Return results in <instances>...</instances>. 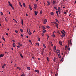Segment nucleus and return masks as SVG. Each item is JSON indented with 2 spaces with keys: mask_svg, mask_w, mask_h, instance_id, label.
<instances>
[{
  "mask_svg": "<svg viewBox=\"0 0 76 76\" xmlns=\"http://www.w3.org/2000/svg\"><path fill=\"white\" fill-rule=\"evenodd\" d=\"M58 11L59 14H60L61 13V9L60 8V7H59L58 8Z\"/></svg>",
  "mask_w": 76,
  "mask_h": 76,
  "instance_id": "obj_1",
  "label": "nucleus"
},
{
  "mask_svg": "<svg viewBox=\"0 0 76 76\" xmlns=\"http://www.w3.org/2000/svg\"><path fill=\"white\" fill-rule=\"evenodd\" d=\"M61 37H62L63 38L64 37H65V34H64V33H63V34H62V35H61Z\"/></svg>",
  "mask_w": 76,
  "mask_h": 76,
  "instance_id": "obj_2",
  "label": "nucleus"
},
{
  "mask_svg": "<svg viewBox=\"0 0 76 76\" xmlns=\"http://www.w3.org/2000/svg\"><path fill=\"white\" fill-rule=\"evenodd\" d=\"M38 11H34V13L35 14V15H37V14H38Z\"/></svg>",
  "mask_w": 76,
  "mask_h": 76,
  "instance_id": "obj_3",
  "label": "nucleus"
},
{
  "mask_svg": "<svg viewBox=\"0 0 76 76\" xmlns=\"http://www.w3.org/2000/svg\"><path fill=\"white\" fill-rule=\"evenodd\" d=\"M34 5L35 6V7H34V8H35V7L36 8H37V7H38V6H37V4H34Z\"/></svg>",
  "mask_w": 76,
  "mask_h": 76,
  "instance_id": "obj_4",
  "label": "nucleus"
},
{
  "mask_svg": "<svg viewBox=\"0 0 76 76\" xmlns=\"http://www.w3.org/2000/svg\"><path fill=\"white\" fill-rule=\"evenodd\" d=\"M4 55V54H1L0 55V58L3 57Z\"/></svg>",
  "mask_w": 76,
  "mask_h": 76,
  "instance_id": "obj_5",
  "label": "nucleus"
},
{
  "mask_svg": "<svg viewBox=\"0 0 76 76\" xmlns=\"http://www.w3.org/2000/svg\"><path fill=\"white\" fill-rule=\"evenodd\" d=\"M17 69H19V70H21V68H20L19 67L17 66Z\"/></svg>",
  "mask_w": 76,
  "mask_h": 76,
  "instance_id": "obj_6",
  "label": "nucleus"
},
{
  "mask_svg": "<svg viewBox=\"0 0 76 76\" xmlns=\"http://www.w3.org/2000/svg\"><path fill=\"white\" fill-rule=\"evenodd\" d=\"M20 57H21V58H23V56L22 54H21V53H20Z\"/></svg>",
  "mask_w": 76,
  "mask_h": 76,
  "instance_id": "obj_7",
  "label": "nucleus"
},
{
  "mask_svg": "<svg viewBox=\"0 0 76 76\" xmlns=\"http://www.w3.org/2000/svg\"><path fill=\"white\" fill-rule=\"evenodd\" d=\"M47 3H48L47 6H49V5H50V2L48 1H47Z\"/></svg>",
  "mask_w": 76,
  "mask_h": 76,
  "instance_id": "obj_8",
  "label": "nucleus"
},
{
  "mask_svg": "<svg viewBox=\"0 0 76 76\" xmlns=\"http://www.w3.org/2000/svg\"><path fill=\"white\" fill-rule=\"evenodd\" d=\"M56 50V46L55 45L54 46V50Z\"/></svg>",
  "mask_w": 76,
  "mask_h": 76,
  "instance_id": "obj_9",
  "label": "nucleus"
},
{
  "mask_svg": "<svg viewBox=\"0 0 76 76\" xmlns=\"http://www.w3.org/2000/svg\"><path fill=\"white\" fill-rule=\"evenodd\" d=\"M42 28L43 30H45L46 29L45 27L44 26H42Z\"/></svg>",
  "mask_w": 76,
  "mask_h": 76,
  "instance_id": "obj_10",
  "label": "nucleus"
},
{
  "mask_svg": "<svg viewBox=\"0 0 76 76\" xmlns=\"http://www.w3.org/2000/svg\"><path fill=\"white\" fill-rule=\"evenodd\" d=\"M21 23L22 25H23V20H21Z\"/></svg>",
  "mask_w": 76,
  "mask_h": 76,
  "instance_id": "obj_11",
  "label": "nucleus"
},
{
  "mask_svg": "<svg viewBox=\"0 0 76 76\" xmlns=\"http://www.w3.org/2000/svg\"><path fill=\"white\" fill-rule=\"evenodd\" d=\"M62 42H61V41H60L59 42V44H60V45H62Z\"/></svg>",
  "mask_w": 76,
  "mask_h": 76,
  "instance_id": "obj_12",
  "label": "nucleus"
},
{
  "mask_svg": "<svg viewBox=\"0 0 76 76\" xmlns=\"http://www.w3.org/2000/svg\"><path fill=\"white\" fill-rule=\"evenodd\" d=\"M50 14H51V15H53L54 13L52 12H51V13H50Z\"/></svg>",
  "mask_w": 76,
  "mask_h": 76,
  "instance_id": "obj_13",
  "label": "nucleus"
},
{
  "mask_svg": "<svg viewBox=\"0 0 76 76\" xmlns=\"http://www.w3.org/2000/svg\"><path fill=\"white\" fill-rule=\"evenodd\" d=\"M29 7L30 8V10L31 11L32 10V8H31V7L30 6V5L29 6Z\"/></svg>",
  "mask_w": 76,
  "mask_h": 76,
  "instance_id": "obj_14",
  "label": "nucleus"
},
{
  "mask_svg": "<svg viewBox=\"0 0 76 76\" xmlns=\"http://www.w3.org/2000/svg\"><path fill=\"white\" fill-rule=\"evenodd\" d=\"M27 69H28L29 70H30V69H31V68H30V67H27Z\"/></svg>",
  "mask_w": 76,
  "mask_h": 76,
  "instance_id": "obj_15",
  "label": "nucleus"
},
{
  "mask_svg": "<svg viewBox=\"0 0 76 76\" xmlns=\"http://www.w3.org/2000/svg\"><path fill=\"white\" fill-rule=\"evenodd\" d=\"M19 3L21 7H22V5L21 4V3H20V2H19Z\"/></svg>",
  "mask_w": 76,
  "mask_h": 76,
  "instance_id": "obj_16",
  "label": "nucleus"
},
{
  "mask_svg": "<svg viewBox=\"0 0 76 76\" xmlns=\"http://www.w3.org/2000/svg\"><path fill=\"white\" fill-rule=\"evenodd\" d=\"M6 66V64H4V65L3 66H2V68H4V67H5V66Z\"/></svg>",
  "mask_w": 76,
  "mask_h": 76,
  "instance_id": "obj_17",
  "label": "nucleus"
},
{
  "mask_svg": "<svg viewBox=\"0 0 76 76\" xmlns=\"http://www.w3.org/2000/svg\"><path fill=\"white\" fill-rule=\"evenodd\" d=\"M35 72H37V73L39 72V70H35Z\"/></svg>",
  "mask_w": 76,
  "mask_h": 76,
  "instance_id": "obj_18",
  "label": "nucleus"
},
{
  "mask_svg": "<svg viewBox=\"0 0 76 76\" xmlns=\"http://www.w3.org/2000/svg\"><path fill=\"white\" fill-rule=\"evenodd\" d=\"M54 4H55V1L54 0H53L52 4L53 5H54Z\"/></svg>",
  "mask_w": 76,
  "mask_h": 76,
  "instance_id": "obj_19",
  "label": "nucleus"
},
{
  "mask_svg": "<svg viewBox=\"0 0 76 76\" xmlns=\"http://www.w3.org/2000/svg\"><path fill=\"white\" fill-rule=\"evenodd\" d=\"M44 22L46 23V22H47V20L46 19H45L44 20Z\"/></svg>",
  "mask_w": 76,
  "mask_h": 76,
  "instance_id": "obj_20",
  "label": "nucleus"
},
{
  "mask_svg": "<svg viewBox=\"0 0 76 76\" xmlns=\"http://www.w3.org/2000/svg\"><path fill=\"white\" fill-rule=\"evenodd\" d=\"M46 30H44V31H43V33H46Z\"/></svg>",
  "mask_w": 76,
  "mask_h": 76,
  "instance_id": "obj_21",
  "label": "nucleus"
},
{
  "mask_svg": "<svg viewBox=\"0 0 76 76\" xmlns=\"http://www.w3.org/2000/svg\"><path fill=\"white\" fill-rule=\"evenodd\" d=\"M69 43L70 44V45H72V43L71 42V40H70V42H69Z\"/></svg>",
  "mask_w": 76,
  "mask_h": 76,
  "instance_id": "obj_22",
  "label": "nucleus"
},
{
  "mask_svg": "<svg viewBox=\"0 0 76 76\" xmlns=\"http://www.w3.org/2000/svg\"><path fill=\"white\" fill-rule=\"evenodd\" d=\"M20 31L21 32H23V29H20Z\"/></svg>",
  "mask_w": 76,
  "mask_h": 76,
  "instance_id": "obj_23",
  "label": "nucleus"
},
{
  "mask_svg": "<svg viewBox=\"0 0 76 76\" xmlns=\"http://www.w3.org/2000/svg\"><path fill=\"white\" fill-rule=\"evenodd\" d=\"M53 61H56V58L55 57H54V58H53Z\"/></svg>",
  "mask_w": 76,
  "mask_h": 76,
  "instance_id": "obj_24",
  "label": "nucleus"
},
{
  "mask_svg": "<svg viewBox=\"0 0 76 76\" xmlns=\"http://www.w3.org/2000/svg\"><path fill=\"white\" fill-rule=\"evenodd\" d=\"M38 40L39 41H40V38L39 37H38Z\"/></svg>",
  "mask_w": 76,
  "mask_h": 76,
  "instance_id": "obj_25",
  "label": "nucleus"
},
{
  "mask_svg": "<svg viewBox=\"0 0 76 76\" xmlns=\"http://www.w3.org/2000/svg\"><path fill=\"white\" fill-rule=\"evenodd\" d=\"M55 20L57 22L59 23L58 21V19H56Z\"/></svg>",
  "mask_w": 76,
  "mask_h": 76,
  "instance_id": "obj_26",
  "label": "nucleus"
},
{
  "mask_svg": "<svg viewBox=\"0 0 76 76\" xmlns=\"http://www.w3.org/2000/svg\"><path fill=\"white\" fill-rule=\"evenodd\" d=\"M43 46L44 47V48H46V46L45 45V44H43Z\"/></svg>",
  "mask_w": 76,
  "mask_h": 76,
  "instance_id": "obj_27",
  "label": "nucleus"
},
{
  "mask_svg": "<svg viewBox=\"0 0 76 76\" xmlns=\"http://www.w3.org/2000/svg\"><path fill=\"white\" fill-rule=\"evenodd\" d=\"M42 10H41L40 11V14L41 15V14H42Z\"/></svg>",
  "mask_w": 76,
  "mask_h": 76,
  "instance_id": "obj_28",
  "label": "nucleus"
},
{
  "mask_svg": "<svg viewBox=\"0 0 76 76\" xmlns=\"http://www.w3.org/2000/svg\"><path fill=\"white\" fill-rule=\"evenodd\" d=\"M50 43L52 46H53V45L52 44V42H50Z\"/></svg>",
  "mask_w": 76,
  "mask_h": 76,
  "instance_id": "obj_29",
  "label": "nucleus"
},
{
  "mask_svg": "<svg viewBox=\"0 0 76 76\" xmlns=\"http://www.w3.org/2000/svg\"><path fill=\"white\" fill-rule=\"evenodd\" d=\"M56 26L57 28H58V24H56Z\"/></svg>",
  "mask_w": 76,
  "mask_h": 76,
  "instance_id": "obj_30",
  "label": "nucleus"
},
{
  "mask_svg": "<svg viewBox=\"0 0 76 76\" xmlns=\"http://www.w3.org/2000/svg\"><path fill=\"white\" fill-rule=\"evenodd\" d=\"M21 76H25L24 74L23 73V74H22Z\"/></svg>",
  "mask_w": 76,
  "mask_h": 76,
  "instance_id": "obj_31",
  "label": "nucleus"
},
{
  "mask_svg": "<svg viewBox=\"0 0 76 76\" xmlns=\"http://www.w3.org/2000/svg\"><path fill=\"white\" fill-rule=\"evenodd\" d=\"M12 46H13V47H15V43H13V45H12Z\"/></svg>",
  "mask_w": 76,
  "mask_h": 76,
  "instance_id": "obj_32",
  "label": "nucleus"
},
{
  "mask_svg": "<svg viewBox=\"0 0 76 76\" xmlns=\"http://www.w3.org/2000/svg\"><path fill=\"white\" fill-rule=\"evenodd\" d=\"M67 47V45H66V46L65 47V50H66V49Z\"/></svg>",
  "mask_w": 76,
  "mask_h": 76,
  "instance_id": "obj_33",
  "label": "nucleus"
},
{
  "mask_svg": "<svg viewBox=\"0 0 76 76\" xmlns=\"http://www.w3.org/2000/svg\"><path fill=\"white\" fill-rule=\"evenodd\" d=\"M23 6H24V7H26V5L25 4V3H23Z\"/></svg>",
  "mask_w": 76,
  "mask_h": 76,
  "instance_id": "obj_34",
  "label": "nucleus"
},
{
  "mask_svg": "<svg viewBox=\"0 0 76 76\" xmlns=\"http://www.w3.org/2000/svg\"><path fill=\"white\" fill-rule=\"evenodd\" d=\"M27 33H28L29 34V35H31V34H29V31H28V29H27Z\"/></svg>",
  "mask_w": 76,
  "mask_h": 76,
  "instance_id": "obj_35",
  "label": "nucleus"
},
{
  "mask_svg": "<svg viewBox=\"0 0 76 76\" xmlns=\"http://www.w3.org/2000/svg\"><path fill=\"white\" fill-rule=\"evenodd\" d=\"M42 37H44V33H42Z\"/></svg>",
  "mask_w": 76,
  "mask_h": 76,
  "instance_id": "obj_36",
  "label": "nucleus"
},
{
  "mask_svg": "<svg viewBox=\"0 0 76 76\" xmlns=\"http://www.w3.org/2000/svg\"><path fill=\"white\" fill-rule=\"evenodd\" d=\"M2 39L3 40H4V41H5V39L4 38V37H2Z\"/></svg>",
  "mask_w": 76,
  "mask_h": 76,
  "instance_id": "obj_37",
  "label": "nucleus"
},
{
  "mask_svg": "<svg viewBox=\"0 0 76 76\" xmlns=\"http://www.w3.org/2000/svg\"><path fill=\"white\" fill-rule=\"evenodd\" d=\"M56 13L57 14V15H58V11H56Z\"/></svg>",
  "mask_w": 76,
  "mask_h": 76,
  "instance_id": "obj_38",
  "label": "nucleus"
},
{
  "mask_svg": "<svg viewBox=\"0 0 76 76\" xmlns=\"http://www.w3.org/2000/svg\"><path fill=\"white\" fill-rule=\"evenodd\" d=\"M53 23H55V24L56 25H57V23L56 22H54Z\"/></svg>",
  "mask_w": 76,
  "mask_h": 76,
  "instance_id": "obj_39",
  "label": "nucleus"
},
{
  "mask_svg": "<svg viewBox=\"0 0 76 76\" xmlns=\"http://www.w3.org/2000/svg\"><path fill=\"white\" fill-rule=\"evenodd\" d=\"M10 7H11L12 8L13 6H12V4H10Z\"/></svg>",
  "mask_w": 76,
  "mask_h": 76,
  "instance_id": "obj_40",
  "label": "nucleus"
},
{
  "mask_svg": "<svg viewBox=\"0 0 76 76\" xmlns=\"http://www.w3.org/2000/svg\"><path fill=\"white\" fill-rule=\"evenodd\" d=\"M57 51L58 53H60V51L59 50H58Z\"/></svg>",
  "mask_w": 76,
  "mask_h": 76,
  "instance_id": "obj_41",
  "label": "nucleus"
},
{
  "mask_svg": "<svg viewBox=\"0 0 76 76\" xmlns=\"http://www.w3.org/2000/svg\"><path fill=\"white\" fill-rule=\"evenodd\" d=\"M36 45H37L38 46H39V43H37Z\"/></svg>",
  "mask_w": 76,
  "mask_h": 76,
  "instance_id": "obj_42",
  "label": "nucleus"
},
{
  "mask_svg": "<svg viewBox=\"0 0 76 76\" xmlns=\"http://www.w3.org/2000/svg\"><path fill=\"white\" fill-rule=\"evenodd\" d=\"M47 37H48V38L47 39V41H48V38H49V36L48 35Z\"/></svg>",
  "mask_w": 76,
  "mask_h": 76,
  "instance_id": "obj_43",
  "label": "nucleus"
},
{
  "mask_svg": "<svg viewBox=\"0 0 76 76\" xmlns=\"http://www.w3.org/2000/svg\"><path fill=\"white\" fill-rule=\"evenodd\" d=\"M46 27L47 28H50V27L49 26H46Z\"/></svg>",
  "mask_w": 76,
  "mask_h": 76,
  "instance_id": "obj_44",
  "label": "nucleus"
},
{
  "mask_svg": "<svg viewBox=\"0 0 76 76\" xmlns=\"http://www.w3.org/2000/svg\"><path fill=\"white\" fill-rule=\"evenodd\" d=\"M8 2L9 4V5H10V4H11L10 2V1H8Z\"/></svg>",
  "mask_w": 76,
  "mask_h": 76,
  "instance_id": "obj_45",
  "label": "nucleus"
},
{
  "mask_svg": "<svg viewBox=\"0 0 76 76\" xmlns=\"http://www.w3.org/2000/svg\"><path fill=\"white\" fill-rule=\"evenodd\" d=\"M53 37H55V36L54 34H53Z\"/></svg>",
  "mask_w": 76,
  "mask_h": 76,
  "instance_id": "obj_46",
  "label": "nucleus"
},
{
  "mask_svg": "<svg viewBox=\"0 0 76 76\" xmlns=\"http://www.w3.org/2000/svg\"><path fill=\"white\" fill-rule=\"evenodd\" d=\"M64 60L63 58H62V59H61L60 61H62Z\"/></svg>",
  "mask_w": 76,
  "mask_h": 76,
  "instance_id": "obj_47",
  "label": "nucleus"
},
{
  "mask_svg": "<svg viewBox=\"0 0 76 76\" xmlns=\"http://www.w3.org/2000/svg\"><path fill=\"white\" fill-rule=\"evenodd\" d=\"M62 31H63V32H64V33H65V34H66V32H65V31L64 30H63Z\"/></svg>",
  "mask_w": 76,
  "mask_h": 76,
  "instance_id": "obj_48",
  "label": "nucleus"
},
{
  "mask_svg": "<svg viewBox=\"0 0 76 76\" xmlns=\"http://www.w3.org/2000/svg\"><path fill=\"white\" fill-rule=\"evenodd\" d=\"M14 21H15V22H16L17 23L18 22L16 21V20L15 19V20H14Z\"/></svg>",
  "mask_w": 76,
  "mask_h": 76,
  "instance_id": "obj_49",
  "label": "nucleus"
},
{
  "mask_svg": "<svg viewBox=\"0 0 76 76\" xmlns=\"http://www.w3.org/2000/svg\"><path fill=\"white\" fill-rule=\"evenodd\" d=\"M17 66V64H15V65H14V67H16Z\"/></svg>",
  "mask_w": 76,
  "mask_h": 76,
  "instance_id": "obj_50",
  "label": "nucleus"
},
{
  "mask_svg": "<svg viewBox=\"0 0 76 76\" xmlns=\"http://www.w3.org/2000/svg\"><path fill=\"white\" fill-rule=\"evenodd\" d=\"M29 31L30 33V34H31L32 33H31V32L30 31V29H29Z\"/></svg>",
  "mask_w": 76,
  "mask_h": 76,
  "instance_id": "obj_51",
  "label": "nucleus"
},
{
  "mask_svg": "<svg viewBox=\"0 0 76 76\" xmlns=\"http://www.w3.org/2000/svg\"><path fill=\"white\" fill-rule=\"evenodd\" d=\"M1 15H3V14L2 12H1Z\"/></svg>",
  "mask_w": 76,
  "mask_h": 76,
  "instance_id": "obj_52",
  "label": "nucleus"
},
{
  "mask_svg": "<svg viewBox=\"0 0 76 76\" xmlns=\"http://www.w3.org/2000/svg\"><path fill=\"white\" fill-rule=\"evenodd\" d=\"M15 33H18V31L17 30H15Z\"/></svg>",
  "mask_w": 76,
  "mask_h": 76,
  "instance_id": "obj_53",
  "label": "nucleus"
},
{
  "mask_svg": "<svg viewBox=\"0 0 76 76\" xmlns=\"http://www.w3.org/2000/svg\"><path fill=\"white\" fill-rule=\"evenodd\" d=\"M28 41H29V42H31V43H32L31 42V40H29Z\"/></svg>",
  "mask_w": 76,
  "mask_h": 76,
  "instance_id": "obj_54",
  "label": "nucleus"
},
{
  "mask_svg": "<svg viewBox=\"0 0 76 76\" xmlns=\"http://www.w3.org/2000/svg\"><path fill=\"white\" fill-rule=\"evenodd\" d=\"M70 48H68V50H70Z\"/></svg>",
  "mask_w": 76,
  "mask_h": 76,
  "instance_id": "obj_55",
  "label": "nucleus"
},
{
  "mask_svg": "<svg viewBox=\"0 0 76 76\" xmlns=\"http://www.w3.org/2000/svg\"><path fill=\"white\" fill-rule=\"evenodd\" d=\"M49 59V58H48V57H47V60H48Z\"/></svg>",
  "mask_w": 76,
  "mask_h": 76,
  "instance_id": "obj_56",
  "label": "nucleus"
},
{
  "mask_svg": "<svg viewBox=\"0 0 76 76\" xmlns=\"http://www.w3.org/2000/svg\"><path fill=\"white\" fill-rule=\"evenodd\" d=\"M6 35H8V34L7 33H6Z\"/></svg>",
  "mask_w": 76,
  "mask_h": 76,
  "instance_id": "obj_57",
  "label": "nucleus"
},
{
  "mask_svg": "<svg viewBox=\"0 0 76 76\" xmlns=\"http://www.w3.org/2000/svg\"><path fill=\"white\" fill-rule=\"evenodd\" d=\"M17 47L18 48H20V46L19 45H18L17 46Z\"/></svg>",
  "mask_w": 76,
  "mask_h": 76,
  "instance_id": "obj_58",
  "label": "nucleus"
},
{
  "mask_svg": "<svg viewBox=\"0 0 76 76\" xmlns=\"http://www.w3.org/2000/svg\"><path fill=\"white\" fill-rule=\"evenodd\" d=\"M66 13H67L66 12H64V14H66Z\"/></svg>",
  "mask_w": 76,
  "mask_h": 76,
  "instance_id": "obj_59",
  "label": "nucleus"
},
{
  "mask_svg": "<svg viewBox=\"0 0 76 76\" xmlns=\"http://www.w3.org/2000/svg\"><path fill=\"white\" fill-rule=\"evenodd\" d=\"M5 21H7V19H6V18H5Z\"/></svg>",
  "mask_w": 76,
  "mask_h": 76,
  "instance_id": "obj_60",
  "label": "nucleus"
},
{
  "mask_svg": "<svg viewBox=\"0 0 76 76\" xmlns=\"http://www.w3.org/2000/svg\"><path fill=\"white\" fill-rule=\"evenodd\" d=\"M12 41L13 42H15V41L14 40H13Z\"/></svg>",
  "mask_w": 76,
  "mask_h": 76,
  "instance_id": "obj_61",
  "label": "nucleus"
},
{
  "mask_svg": "<svg viewBox=\"0 0 76 76\" xmlns=\"http://www.w3.org/2000/svg\"><path fill=\"white\" fill-rule=\"evenodd\" d=\"M12 10H14V8L13 7H12Z\"/></svg>",
  "mask_w": 76,
  "mask_h": 76,
  "instance_id": "obj_62",
  "label": "nucleus"
},
{
  "mask_svg": "<svg viewBox=\"0 0 76 76\" xmlns=\"http://www.w3.org/2000/svg\"><path fill=\"white\" fill-rule=\"evenodd\" d=\"M35 32V30H34V31H33V33H34Z\"/></svg>",
  "mask_w": 76,
  "mask_h": 76,
  "instance_id": "obj_63",
  "label": "nucleus"
},
{
  "mask_svg": "<svg viewBox=\"0 0 76 76\" xmlns=\"http://www.w3.org/2000/svg\"><path fill=\"white\" fill-rule=\"evenodd\" d=\"M76 0L75 1V4H76Z\"/></svg>",
  "mask_w": 76,
  "mask_h": 76,
  "instance_id": "obj_64",
  "label": "nucleus"
}]
</instances>
